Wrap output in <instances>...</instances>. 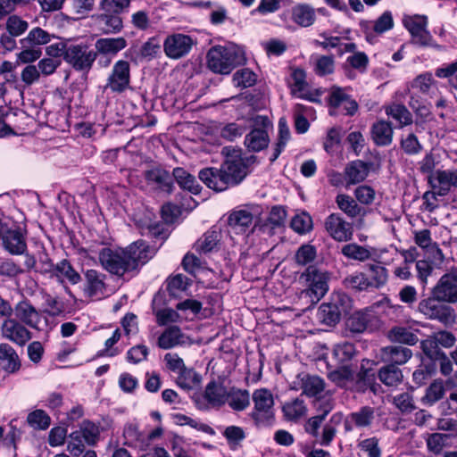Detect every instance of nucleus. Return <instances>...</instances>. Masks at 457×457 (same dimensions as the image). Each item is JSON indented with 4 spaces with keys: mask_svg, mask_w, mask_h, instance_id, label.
<instances>
[{
    "mask_svg": "<svg viewBox=\"0 0 457 457\" xmlns=\"http://www.w3.org/2000/svg\"><path fill=\"white\" fill-rule=\"evenodd\" d=\"M206 61L212 71L227 75L236 67L245 64L246 57L242 46L228 43L226 46L211 47L207 53Z\"/></svg>",
    "mask_w": 457,
    "mask_h": 457,
    "instance_id": "f257e3e1",
    "label": "nucleus"
},
{
    "mask_svg": "<svg viewBox=\"0 0 457 457\" xmlns=\"http://www.w3.org/2000/svg\"><path fill=\"white\" fill-rule=\"evenodd\" d=\"M27 231L13 220L0 219V241L12 255H21L27 250Z\"/></svg>",
    "mask_w": 457,
    "mask_h": 457,
    "instance_id": "f03ea898",
    "label": "nucleus"
},
{
    "mask_svg": "<svg viewBox=\"0 0 457 457\" xmlns=\"http://www.w3.org/2000/svg\"><path fill=\"white\" fill-rule=\"evenodd\" d=\"M300 278L303 279L306 285L302 294L310 297L313 303L319 302L328 290L329 274L316 265L308 266Z\"/></svg>",
    "mask_w": 457,
    "mask_h": 457,
    "instance_id": "7ed1b4c3",
    "label": "nucleus"
},
{
    "mask_svg": "<svg viewBox=\"0 0 457 457\" xmlns=\"http://www.w3.org/2000/svg\"><path fill=\"white\" fill-rule=\"evenodd\" d=\"M428 17L422 14L404 15L403 24L411 34V43L420 47H437L428 29Z\"/></svg>",
    "mask_w": 457,
    "mask_h": 457,
    "instance_id": "20e7f679",
    "label": "nucleus"
},
{
    "mask_svg": "<svg viewBox=\"0 0 457 457\" xmlns=\"http://www.w3.org/2000/svg\"><path fill=\"white\" fill-rule=\"evenodd\" d=\"M96 60L94 49H91L87 44L71 42L68 45L64 61L75 71L87 73L92 69Z\"/></svg>",
    "mask_w": 457,
    "mask_h": 457,
    "instance_id": "39448f33",
    "label": "nucleus"
},
{
    "mask_svg": "<svg viewBox=\"0 0 457 457\" xmlns=\"http://www.w3.org/2000/svg\"><path fill=\"white\" fill-rule=\"evenodd\" d=\"M445 303L431 294L429 297L419 303L418 310L427 319L437 320L447 325L454 320V310Z\"/></svg>",
    "mask_w": 457,
    "mask_h": 457,
    "instance_id": "423d86ee",
    "label": "nucleus"
},
{
    "mask_svg": "<svg viewBox=\"0 0 457 457\" xmlns=\"http://www.w3.org/2000/svg\"><path fill=\"white\" fill-rule=\"evenodd\" d=\"M223 153H226L227 158L220 166L230 186H237L247 175V160L241 156L238 150L224 148Z\"/></svg>",
    "mask_w": 457,
    "mask_h": 457,
    "instance_id": "0eeeda50",
    "label": "nucleus"
},
{
    "mask_svg": "<svg viewBox=\"0 0 457 457\" xmlns=\"http://www.w3.org/2000/svg\"><path fill=\"white\" fill-rule=\"evenodd\" d=\"M254 125L256 127L245 136V145L252 152H260L269 145L272 121L268 116H256Z\"/></svg>",
    "mask_w": 457,
    "mask_h": 457,
    "instance_id": "6e6552de",
    "label": "nucleus"
},
{
    "mask_svg": "<svg viewBox=\"0 0 457 457\" xmlns=\"http://www.w3.org/2000/svg\"><path fill=\"white\" fill-rule=\"evenodd\" d=\"M98 260L103 269L111 274L121 277L129 271L123 248L102 247L98 252Z\"/></svg>",
    "mask_w": 457,
    "mask_h": 457,
    "instance_id": "1a4fd4ad",
    "label": "nucleus"
},
{
    "mask_svg": "<svg viewBox=\"0 0 457 457\" xmlns=\"http://www.w3.org/2000/svg\"><path fill=\"white\" fill-rule=\"evenodd\" d=\"M431 293L440 302L457 303V268L453 267L442 275Z\"/></svg>",
    "mask_w": 457,
    "mask_h": 457,
    "instance_id": "9d476101",
    "label": "nucleus"
},
{
    "mask_svg": "<svg viewBox=\"0 0 457 457\" xmlns=\"http://www.w3.org/2000/svg\"><path fill=\"white\" fill-rule=\"evenodd\" d=\"M254 411L253 418L258 425H268L273 420L274 400L272 394L264 388L255 390L253 394Z\"/></svg>",
    "mask_w": 457,
    "mask_h": 457,
    "instance_id": "9b49d317",
    "label": "nucleus"
},
{
    "mask_svg": "<svg viewBox=\"0 0 457 457\" xmlns=\"http://www.w3.org/2000/svg\"><path fill=\"white\" fill-rule=\"evenodd\" d=\"M130 85V64L126 60L114 62L106 79L104 88L112 93H123Z\"/></svg>",
    "mask_w": 457,
    "mask_h": 457,
    "instance_id": "f8f14e48",
    "label": "nucleus"
},
{
    "mask_svg": "<svg viewBox=\"0 0 457 457\" xmlns=\"http://www.w3.org/2000/svg\"><path fill=\"white\" fill-rule=\"evenodd\" d=\"M305 72L301 69H295L291 74L290 87L293 96L310 102H320L324 91L321 88L312 89L305 80Z\"/></svg>",
    "mask_w": 457,
    "mask_h": 457,
    "instance_id": "ddd939ff",
    "label": "nucleus"
},
{
    "mask_svg": "<svg viewBox=\"0 0 457 457\" xmlns=\"http://www.w3.org/2000/svg\"><path fill=\"white\" fill-rule=\"evenodd\" d=\"M193 45L194 40L190 36L174 33L165 38L163 51L170 59L178 60L188 54Z\"/></svg>",
    "mask_w": 457,
    "mask_h": 457,
    "instance_id": "4468645a",
    "label": "nucleus"
},
{
    "mask_svg": "<svg viewBox=\"0 0 457 457\" xmlns=\"http://www.w3.org/2000/svg\"><path fill=\"white\" fill-rule=\"evenodd\" d=\"M328 234L337 242H347L353 237V226L339 213L329 214L324 223Z\"/></svg>",
    "mask_w": 457,
    "mask_h": 457,
    "instance_id": "2eb2a0df",
    "label": "nucleus"
},
{
    "mask_svg": "<svg viewBox=\"0 0 457 457\" xmlns=\"http://www.w3.org/2000/svg\"><path fill=\"white\" fill-rule=\"evenodd\" d=\"M1 336L20 346L25 345L32 337L31 332L16 319H5L1 325Z\"/></svg>",
    "mask_w": 457,
    "mask_h": 457,
    "instance_id": "dca6fc26",
    "label": "nucleus"
},
{
    "mask_svg": "<svg viewBox=\"0 0 457 457\" xmlns=\"http://www.w3.org/2000/svg\"><path fill=\"white\" fill-rule=\"evenodd\" d=\"M376 362L369 359H363L361 362L360 370L353 376V391L363 393L367 389L376 392Z\"/></svg>",
    "mask_w": 457,
    "mask_h": 457,
    "instance_id": "f3484780",
    "label": "nucleus"
},
{
    "mask_svg": "<svg viewBox=\"0 0 457 457\" xmlns=\"http://www.w3.org/2000/svg\"><path fill=\"white\" fill-rule=\"evenodd\" d=\"M123 250L129 270H135L139 264H145L155 253V250L142 240L134 242Z\"/></svg>",
    "mask_w": 457,
    "mask_h": 457,
    "instance_id": "a211bd4d",
    "label": "nucleus"
},
{
    "mask_svg": "<svg viewBox=\"0 0 457 457\" xmlns=\"http://www.w3.org/2000/svg\"><path fill=\"white\" fill-rule=\"evenodd\" d=\"M327 103L333 109L342 108L347 113L354 114L358 111L357 102L346 93V89L333 86L328 91Z\"/></svg>",
    "mask_w": 457,
    "mask_h": 457,
    "instance_id": "6ab92c4d",
    "label": "nucleus"
},
{
    "mask_svg": "<svg viewBox=\"0 0 457 457\" xmlns=\"http://www.w3.org/2000/svg\"><path fill=\"white\" fill-rule=\"evenodd\" d=\"M430 184L440 196L446 195L452 187H457V169L437 170L430 177Z\"/></svg>",
    "mask_w": 457,
    "mask_h": 457,
    "instance_id": "aec40b11",
    "label": "nucleus"
},
{
    "mask_svg": "<svg viewBox=\"0 0 457 457\" xmlns=\"http://www.w3.org/2000/svg\"><path fill=\"white\" fill-rule=\"evenodd\" d=\"M198 177L204 184L216 192L224 191L231 187L221 166L204 168L199 171Z\"/></svg>",
    "mask_w": 457,
    "mask_h": 457,
    "instance_id": "412c9836",
    "label": "nucleus"
},
{
    "mask_svg": "<svg viewBox=\"0 0 457 457\" xmlns=\"http://www.w3.org/2000/svg\"><path fill=\"white\" fill-rule=\"evenodd\" d=\"M293 388L295 390L302 389L304 395L312 397L324 390L325 382L316 375L300 373L297 375L296 380L294 381Z\"/></svg>",
    "mask_w": 457,
    "mask_h": 457,
    "instance_id": "4be33fe9",
    "label": "nucleus"
},
{
    "mask_svg": "<svg viewBox=\"0 0 457 457\" xmlns=\"http://www.w3.org/2000/svg\"><path fill=\"white\" fill-rule=\"evenodd\" d=\"M412 356L411 349L400 345H389L381 348L380 359L388 365H403Z\"/></svg>",
    "mask_w": 457,
    "mask_h": 457,
    "instance_id": "5701e85b",
    "label": "nucleus"
},
{
    "mask_svg": "<svg viewBox=\"0 0 457 457\" xmlns=\"http://www.w3.org/2000/svg\"><path fill=\"white\" fill-rule=\"evenodd\" d=\"M375 419L374 409L363 406L359 411L350 413L345 420V428L351 431L353 428H367Z\"/></svg>",
    "mask_w": 457,
    "mask_h": 457,
    "instance_id": "b1692460",
    "label": "nucleus"
},
{
    "mask_svg": "<svg viewBox=\"0 0 457 457\" xmlns=\"http://www.w3.org/2000/svg\"><path fill=\"white\" fill-rule=\"evenodd\" d=\"M360 25L366 34L367 40L371 42L373 35L370 30L371 29L377 34H383L393 29L394 19L392 12L390 11H386L373 22V24L369 21H361Z\"/></svg>",
    "mask_w": 457,
    "mask_h": 457,
    "instance_id": "393cba45",
    "label": "nucleus"
},
{
    "mask_svg": "<svg viewBox=\"0 0 457 457\" xmlns=\"http://www.w3.org/2000/svg\"><path fill=\"white\" fill-rule=\"evenodd\" d=\"M127 40L122 37H101L95 42L96 59L98 54L116 56V54L126 48Z\"/></svg>",
    "mask_w": 457,
    "mask_h": 457,
    "instance_id": "a878e982",
    "label": "nucleus"
},
{
    "mask_svg": "<svg viewBox=\"0 0 457 457\" xmlns=\"http://www.w3.org/2000/svg\"><path fill=\"white\" fill-rule=\"evenodd\" d=\"M336 204L338 209L343 212L348 218H364L368 211L361 207L357 200L346 194H338L336 196Z\"/></svg>",
    "mask_w": 457,
    "mask_h": 457,
    "instance_id": "bb28decb",
    "label": "nucleus"
},
{
    "mask_svg": "<svg viewBox=\"0 0 457 457\" xmlns=\"http://www.w3.org/2000/svg\"><path fill=\"white\" fill-rule=\"evenodd\" d=\"M147 183L154 188L170 193L173 187V174L170 175L163 169H152L145 172Z\"/></svg>",
    "mask_w": 457,
    "mask_h": 457,
    "instance_id": "cd10ccee",
    "label": "nucleus"
},
{
    "mask_svg": "<svg viewBox=\"0 0 457 457\" xmlns=\"http://www.w3.org/2000/svg\"><path fill=\"white\" fill-rule=\"evenodd\" d=\"M370 164L361 160L349 162L345 168V177L347 186L355 185L366 179L370 173Z\"/></svg>",
    "mask_w": 457,
    "mask_h": 457,
    "instance_id": "c85d7f7f",
    "label": "nucleus"
},
{
    "mask_svg": "<svg viewBox=\"0 0 457 457\" xmlns=\"http://www.w3.org/2000/svg\"><path fill=\"white\" fill-rule=\"evenodd\" d=\"M394 129L391 122L380 120L371 127V138L378 146H387L393 141Z\"/></svg>",
    "mask_w": 457,
    "mask_h": 457,
    "instance_id": "c756f323",
    "label": "nucleus"
},
{
    "mask_svg": "<svg viewBox=\"0 0 457 457\" xmlns=\"http://www.w3.org/2000/svg\"><path fill=\"white\" fill-rule=\"evenodd\" d=\"M220 239V229L213 226L196 241L195 251L199 253H212L218 249Z\"/></svg>",
    "mask_w": 457,
    "mask_h": 457,
    "instance_id": "7c9ffc66",
    "label": "nucleus"
},
{
    "mask_svg": "<svg viewBox=\"0 0 457 457\" xmlns=\"http://www.w3.org/2000/svg\"><path fill=\"white\" fill-rule=\"evenodd\" d=\"M204 398L211 407H220L227 402L228 391L221 384L211 381L205 387Z\"/></svg>",
    "mask_w": 457,
    "mask_h": 457,
    "instance_id": "2f4dec72",
    "label": "nucleus"
},
{
    "mask_svg": "<svg viewBox=\"0 0 457 457\" xmlns=\"http://www.w3.org/2000/svg\"><path fill=\"white\" fill-rule=\"evenodd\" d=\"M253 222V214L248 209L232 212L228 219L229 227L237 233L245 232Z\"/></svg>",
    "mask_w": 457,
    "mask_h": 457,
    "instance_id": "473e14b6",
    "label": "nucleus"
},
{
    "mask_svg": "<svg viewBox=\"0 0 457 457\" xmlns=\"http://www.w3.org/2000/svg\"><path fill=\"white\" fill-rule=\"evenodd\" d=\"M15 315L21 322L37 328L40 322V315L28 301H21L15 305Z\"/></svg>",
    "mask_w": 457,
    "mask_h": 457,
    "instance_id": "72a5a7b5",
    "label": "nucleus"
},
{
    "mask_svg": "<svg viewBox=\"0 0 457 457\" xmlns=\"http://www.w3.org/2000/svg\"><path fill=\"white\" fill-rule=\"evenodd\" d=\"M0 363L3 370L8 373H15L21 368L20 358L9 344H0Z\"/></svg>",
    "mask_w": 457,
    "mask_h": 457,
    "instance_id": "f704fd0d",
    "label": "nucleus"
},
{
    "mask_svg": "<svg viewBox=\"0 0 457 457\" xmlns=\"http://www.w3.org/2000/svg\"><path fill=\"white\" fill-rule=\"evenodd\" d=\"M96 19L104 34H117L123 28L122 19L119 13L102 12Z\"/></svg>",
    "mask_w": 457,
    "mask_h": 457,
    "instance_id": "c9c22d12",
    "label": "nucleus"
},
{
    "mask_svg": "<svg viewBox=\"0 0 457 457\" xmlns=\"http://www.w3.org/2000/svg\"><path fill=\"white\" fill-rule=\"evenodd\" d=\"M51 278H55L58 281L63 283L65 280L72 285H76L81 280L80 275L73 269L70 262L62 260L55 264Z\"/></svg>",
    "mask_w": 457,
    "mask_h": 457,
    "instance_id": "e433bc0d",
    "label": "nucleus"
},
{
    "mask_svg": "<svg viewBox=\"0 0 457 457\" xmlns=\"http://www.w3.org/2000/svg\"><path fill=\"white\" fill-rule=\"evenodd\" d=\"M341 253L348 259L363 262L373 259L375 250L371 247L360 245L356 243H350L343 245Z\"/></svg>",
    "mask_w": 457,
    "mask_h": 457,
    "instance_id": "4c0bfd02",
    "label": "nucleus"
},
{
    "mask_svg": "<svg viewBox=\"0 0 457 457\" xmlns=\"http://www.w3.org/2000/svg\"><path fill=\"white\" fill-rule=\"evenodd\" d=\"M328 378L340 387L353 390V370L348 365H342L328 372Z\"/></svg>",
    "mask_w": 457,
    "mask_h": 457,
    "instance_id": "58836bf2",
    "label": "nucleus"
},
{
    "mask_svg": "<svg viewBox=\"0 0 457 457\" xmlns=\"http://www.w3.org/2000/svg\"><path fill=\"white\" fill-rule=\"evenodd\" d=\"M445 395V382L441 378H436L426 388L425 394L420 401L423 405L430 407L442 400Z\"/></svg>",
    "mask_w": 457,
    "mask_h": 457,
    "instance_id": "ea45409f",
    "label": "nucleus"
},
{
    "mask_svg": "<svg viewBox=\"0 0 457 457\" xmlns=\"http://www.w3.org/2000/svg\"><path fill=\"white\" fill-rule=\"evenodd\" d=\"M105 275L96 270H87L85 272L86 287L87 295L96 296L104 293Z\"/></svg>",
    "mask_w": 457,
    "mask_h": 457,
    "instance_id": "a19ab883",
    "label": "nucleus"
},
{
    "mask_svg": "<svg viewBox=\"0 0 457 457\" xmlns=\"http://www.w3.org/2000/svg\"><path fill=\"white\" fill-rule=\"evenodd\" d=\"M184 335L177 326H171L164 330L158 338V346L162 349H170L184 344Z\"/></svg>",
    "mask_w": 457,
    "mask_h": 457,
    "instance_id": "79ce46f5",
    "label": "nucleus"
},
{
    "mask_svg": "<svg viewBox=\"0 0 457 457\" xmlns=\"http://www.w3.org/2000/svg\"><path fill=\"white\" fill-rule=\"evenodd\" d=\"M314 9L304 4L295 5L292 10L293 21L301 27H310L315 21Z\"/></svg>",
    "mask_w": 457,
    "mask_h": 457,
    "instance_id": "37998d69",
    "label": "nucleus"
},
{
    "mask_svg": "<svg viewBox=\"0 0 457 457\" xmlns=\"http://www.w3.org/2000/svg\"><path fill=\"white\" fill-rule=\"evenodd\" d=\"M370 321V314L365 311H358L349 316L345 321L346 329L353 334L364 332Z\"/></svg>",
    "mask_w": 457,
    "mask_h": 457,
    "instance_id": "c03bdc74",
    "label": "nucleus"
},
{
    "mask_svg": "<svg viewBox=\"0 0 457 457\" xmlns=\"http://www.w3.org/2000/svg\"><path fill=\"white\" fill-rule=\"evenodd\" d=\"M282 411L287 420L296 421L307 414V406L303 400L295 398L286 402Z\"/></svg>",
    "mask_w": 457,
    "mask_h": 457,
    "instance_id": "a18cd8bd",
    "label": "nucleus"
},
{
    "mask_svg": "<svg viewBox=\"0 0 457 457\" xmlns=\"http://www.w3.org/2000/svg\"><path fill=\"white\" fill-rule=\"evenodd\" d=\"M74 432L78 433L79 437H81L87 445L92 446L98 442L101 430L98 425L86 420L81 422L79 428Z\"/></svg>",
    "mask_w": 457,
    "mask_h": 457,
    "instance_id": "49530a36",
    "label": "nucleus"
},
{
    "mask_svg": "<svg viewBox=\"0 0 457 457\" xmlns=\"http://www.w3.org/2000/svg\"><path fill=\"white\" fill-rule=\"evenodd\" d=\"M173 179L185 190H188L195 195L200 192V185L197 183L195 178L183 168L178 167L173 170Z\"/></svg>",
    "mask_w": 457,
    "mask_h": 457,
    "instance_id": "de8ad7c7",
    "label": "nucleus"
},
{
    "mask_svg": "<svg viewBox=\"0 0 457 457\" xmlns=\"http://www.w3.org/2000/svg\"><path fill=\"white\" fill-rule=\"evenodd\" d=\"M387 337L391 342L414 345L418 342V337L411 329L395 326L387 332Z\"/></svg>",
    "mask_w": 457,
    "mask_h": 457,
    "instance_id": "09e8293b",
    "label": "nucleus"
},
{
    "mask_svg": "<svg viewBox=\"0 0 457 457\" xmlns=\"http://www.w3.org/2000/svg\"><path fill=\"white\" fill-rule=\"evenodd\" d=\"M343 313L340 312L339 309L336 305H333L330 302L323 303L319 307L318 319L320 322L331 326L337 324Z\"/></svg>",
    "mask_w": 457,
    "mask_h": 457,
    "instance_id": "8fccbe9b",
    "label": "nucleus"
},
{
    "mask_svg": "<svg viewBox=\"0 0 457 457\" xmlns=\"http://www.w3.org/2000/svg\"><path fill=\"white\" fill-rule=\"evenodd\" d=\"M234 411H243L250 404V395L247 390L231 389L228 392L227 402Z\"/></svg>",
    "mask_w": 457,
    "mask_h": 457,
    "instance_id": "3c124183",
    "label": "nucleus"
},
{
    "mask_svg": "<svg viewBox=\"0 0 457 457\" xmlns=\"http://www.w3.org/2000/svg\"><path fill=\"white\" fill-rule=\"evenodd\" d=\"M54 37L53 35L37 27L32 29L26 37L21 39V45L26 46H38L49 43Z\"/></svg>",
    "mask_w": 457,
    "mask_h": 457,
    "instance_id": "603ef678",
    "label": "nucleus"
},
{
    "mask_svg": "<svg viewBox=\"0 0 457 457\" xmlns=\"http://www.w3.org/2000/svg\"><path fill=\"white\" fill-rule=\"evenodd\" d=\"M290 130L284 118H281L278 121V137L275 144L274 151L270 158L271 162H275L280 154L284 151L287 142L290 139Z\"/></svg>",
    "mask_w": 457,
    "mask_h": 457,
    "instance_id": "864d4df0",
    "label": "nucleus"
},
{
    "mask_svg": "<svg viewBox=\"0 0 457 457\" xmlns=\"http://www.w3.org/2000/svg\"><path fill=\"white\" fill-rule=\"evenodd\" d=\"M379 380L387 386H395L403 380L402 370L395 365H386L378 371Z\"/></svg>",
    "mask_w": 457,
    "mask_h": 457,
    "instance_id": "5fc2aeb1",
    "label": "nucleus"
},
{
    "mask_svg": "<svg viewBox=\"0 0 457 457\" xmlns=\"http://www.w3.org/2000/svg\"><path fill=\"white\" fill-rule=\"evenodd\" d=\"M177 385L185 390H190L197 386L201 382V377L194 369L185 368L178 373Z\"/></svg>",
    "mask_w": 457,
    "mask_h": 457,
    "instance_id": "6e6d98bb",
    "label": "nucleus"
},
{
    "mask_svg": "<svg viewBox=\"0 0 457 457\" xmlns=\"http://www.w3.org/2000/svg\"><path fill=\"white\" fill-rule=\"evenodd\" d=\"M415 243L421 248H428L432 246L434 250V258L439 262L445 260L442 250L437 246L436 244L432 245V239L430 231L428 229H423L415 233Z\"/></svg>",
    "mask_w": 457,
    "mask_h": 457,
    "instance_id": "4d7b16f0",
    "label": "nucleus"
},
{
    "mask_svg": "<svg viewBox=\"0 0 457 457\" xmlns=\"http://www.w3.org/2000/svg\"><path fill=\"white\" fill-rule=\"evenodd\" d=\"M231 450H237L245 440L246 435L245 430L238 426H228L222 432Z\"/></svg>",
    "mask_w": 457,
    "mask_h": 457,
    "instance_id": "13d9d810",
    "label": "nucleus"
},
{
    "mask_svg": "<svg viewBox=\"0 0 457 457\" xmlns=\"http://www.w3.org/2000/svg\"><path fill=\"white\" fill-rule=\"evenodd\" d=\"M27 422L33 429L46 430L50 426L51 419L45 411L37 409L28 414Z\"/></svg>",
    "mask_w": 457,
    "mask_h": 457,
    "instance_id": "bf43d9fd",
    "label": "nucleus"
},
{
    "mask_svg": "<svg viewBox=\"0 0 457 457\" xmlns=\"http://www.w3.org/2000/svg\"><path fill=\"white\" fill-rule=\"evenodd\" d=\"M355 354V346L353 344L349 342L337 344L333 349L334 357L341 364L350 361Z\"/></svg>",
    "mask_w": 457,
    "mask_h": 457,
    "instance_id": "052dcab7",
    "label": "nucleus"
},
{
    "mask_svg": "<svg viewBox=\"0 0 457 457\" xmlns=\"http://www.w3.org/2000/svg\"><path fill=\"white\" fill-rule=\"evenodd\" d=\"M367 269L370 273V287L379 288L386 285L388 279V271L385 267L377 264H368Z\"/></svg>",
    "mask_w": 457,
    "mask_h": 457,
    "instance_id": "680f3d73",
    "label": "nucleus"
},
{
    "mask_svg": "<svg viewBox=\"0 0 457 457\" xmlns=\"http://www.w3.org/2000/svg\"><path fill=\"white\" fill-rule=\"evenodd\" d=\"M294 231L303 235L312 230V219L307 212H301L295 214L290 223Z\"/></svg>",
    "mask_w": 457,
    "mask_h": 457,
    "instance_id": "e2e57ef3",
    "label": "nucleus"
},
{
    "mask_svg": "<svg viewBox=\"0 0 457 457\" xmlns=\"http://www.w3.org/2000/svg\"><path fill=\"white\" fill-rule=\"evenodd\" d=\"M174 420L176 424L179 426H185L187 425L198 431H202L204 433L213 435L214 430L212 427H210L207 424L202 423L197 420L192 419L191 417H188L187 415L178 413L174 415Z\"/></svg>",
    "mask_w": 457,
    "mask_h": 457,
    "instance_id": "0e129e2a",
    "label": "nucleus"
},
{
    "mask_svg": "<svg viewBox=\"0 0 457 457\" xmlns=\"http://www.w3.org/2000/svg\"><path fill=\"white\" fill-rule=\"evenodd\" d=\"M257 81V75L245 68L237 71L233 75V83L237 87H250Z\"/></svg>",
    "mask_w": 457,
    "mask_h": 457,
    "instance_id": "69168bd1",
    "label": "nucleus"
},
{
    "mask_svg": "<svg viewBox=\"0 0 457 457\" xmlns=\"http://www.w3.org/2000/svg\"><path fill=\"white\" fill-rule=\"evenodd\" d=\"M344 283L345 287L360 291L366 290L370 287V279L362 272H356L346 277Z\"/></svg>",
    "mask_w": 457,
    "mask_h": 457,
    "instance_id": "338daca9",
    "label": "nucleus"
},
{
    "mask_svg": "<svg viewBox=\"0 0 457 457\" xmlns=\"http://www.w3.org/2000/svg\"><path fill=\"white\" fill-rule=\"evenodd\" d=\"M353 195L359 204L371 205L376 199V191L368 185H361L355 188Z\"/></svg>",
    "mask_w": 457,
    "mask_h": 457,
    "instance_id": "774afa93",
    "label": "nucleus"
}]
</instances>
